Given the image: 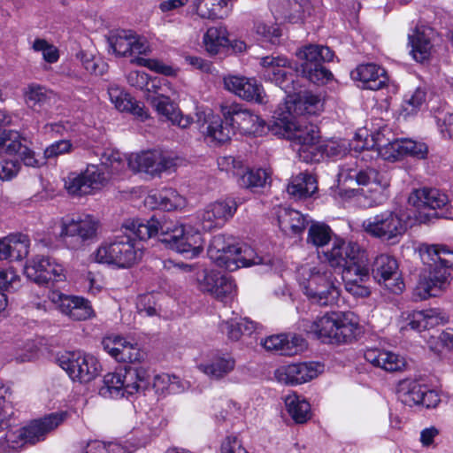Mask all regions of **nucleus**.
I'll return each mask as SVG.
<instances>
[{
    "label": "nucleus",
    "mask_w": 453,
    "mask_h": 453,
    "mask_svg": "<svg viewBox=\"0 0 453 453\" xmlns=\"http://www.w3.org/2000/svg\"><path fill=\"white\" fill-rule=\"evenodd\" d=\"M125 227L140 240H147L159 234L160 241L187 257L198 256L203 249V239L199 231L190 226L180 225L165 218L153 216L149 220L133 219L125 223Z\"/></svg>",
    "instance_id": "obj_1"
},
{
    "label": "nucleus",
    "mask_w": 453,
    "mask_h": 453,
    "mask_svg": "<svg viewBox=\"0 0 453 453\" xmlns=\"http://www.w3.org/2000/svg\"><path fill=\"white\" fill-rule=\"evenodd\" d=\"M288 115L270 122L268 129L273 134L290 140L302 161L319 162L322 159V153L319 147V127L304 118L295 119L291 113V106H288Z\"/></svg>",
    "instance_id": "obj_2"
},
{
    "label": "nucleus",
    "mask_w": 453,
    "mask_h": 453,
    "mask_svg": "<svg viewBox=\"0 0 453 453\" xmlns=\"http://www.w3.org/2000/svg\"><path fill=\"white\" fill-rule=\"evenodd\" d=\"M420 257L427 271L420 276L414 295L426 300L437 296L446 288L449 270L453 268V250L446 245H426L420 250Z\"/></svg>",
    "instance_id": "obj_3"
},
{
    "label": "nucleus",
    "mask_w": 453,
    "mask_h": 453,
    "mask_svg": "<svg viewBox=\"0 0 453 453\" xmlns=\"http://www.w3.org/2000/svg\"><path fill=\"white\" fill-rule=\"evenodd\" d=\"M298 280L305 296L316 304H334L340 296L337 280L326 265H303L298 269Z\"/></svg>",
    "instance_id": "obj_4"
},
{
    "label": "nucleus",
    "mask_w": 453,
    "mask_h": 453,
    "mask_svg": "<svg viewBox=\"0 0 453 453\" xmlns=\"http://www.w3.org/2000/svg\"><path fill=\"white\" fill-rule=\"evenodd\" d=\"M103 383L99 394L104 397L116 399L144 394L150 386L147 369L136 365H127L119 372L105 374Z\"/></svg>",
    "instance_id": "obj_5"
},
{
    "label": "nucleus",
    "mask_w": 453,
    "mask_h": 453,
    "mask_svg": "<svg viewBox=\"0 0 453 453\" xmlns=\"http://www.w3.org/2000/svg\"><path fill=\"white\" fill-rule=\"evenodd\" d=\"M308 334H313L323 343L341 344L350 342L357 329V324L347 315L326 313L304 325Z\"/></svg>",
    "instance_id": "obj_6"
},
{
    "label": "nucleus",
    "mask_w": 453,
    "mask_h": 453,
    "mask_svg": "<svg viewBox=\"0 0 453 453\" xmlns=\"http://www.w3.org/2000/svg\"><path fill=\"white\" fill-rule=\"evenodd\" d=\"M143 247L127 235L119 236L110 243L102 244L95 253L97 263L128 268L142 259Z\"/></svg>",
    "instance_id": "obj_7"
},
{
    "label": "nucleus",
    "mask_w": 453,
    "mask_h": 453,
    "mask_svg": "<svg viewBox=\"0 0 453 453\" xmlns=\"http://www.w3.org/2000/svg\"><path fill=\"white\" fill-rule=\"evenodd\" d=\"M302 61L297 73L314 84H325L333 77L332 73L323 65L324 62L333 60L334 52L326 46L309 44L296 52Z\"/></svg>",
    "instance_id": "obj_8"
},
{
    "label": "nucleus",
    "mask_w": 453,
    "mask_h": 453,
    "mask_svg": "<svg viewBox=\"0 0 453 453\" xmlns=\"http://www.w3.org/2000/svg\"><path fill=\"white\" fill-rule=\"evenodd\" d=\"M98 226V220L91 215L63 219L59 237L68 249L79 250L96 236Z\"/></svg>",
    "instance_id": "obj_9"
},
{
    "label": "nucleus",
    "mask_w": 453,
    "mask_h": 453,
    "mask_svg": "<svg viewBox=\"0 0 453 453\" xmlns=\"http://www.w3.org/2000/svg\"><path fill=\"white\" fill-rule=\"evenodd\" d=\"M24 273L30 280L47 287H54L66 280L64 266L55 258L44 255H36L27 261Z\"/></svg>",
    "instance_id": "obj_10"
},
{
    "label": "nucleus",
    "mask_w": 453,
    "mask_h": 453,
    "mask_svg": "<svg viewBox=\"0 0 453 453\" xmlns=\"http://www.w3.org/2000/svg\"><path fill=\"white\" fill-rule=\"evenodd\" d=\"M58 365L65 370L73 380L88 382L100 372L98 360L92 355L81 351H67L58 356Z\"/></svg>",
    "instance_id": "obj_11"
},
{
    "label": "nucleus",
    "mask_w": 453,
    "mask_h": 453,
    "mask_svg": "<svg viewBox=\"0 0 453 453\" xmlns=\"http://www.w3.org/2000/svg\"><path fill=\"white\" fill-rule=\"evenodd\" d=\"M220 112L226 122L244 134H260L265 129V121L241 104L224 102L220 104Z\"/></svg>",
    "instance_id": "obj_12"
},
{
    "label": "nucleus",
    "mask_w": 453,
    "mask_h": 453,
    "mask_svg": "<svg viewBox=\"0 0 453 453\" xmlns=\"http://www.w3.org/2000/svg\"><path fill=\"white\" fill-rule=\"evenodd\" d=\"M260 64L263 67V77L275 83L288 96L296 94L298 83L296 81V75L286 68L291 67L290 62L283 57L266 56L261 58Z\"/></svg>",
    "instance_id": "obj_13"
},
{
    "label": "nucleus",
    "mask_w": 453,
    "mask_h": 453,
    "mask_svg": "<svg viewBox=\"0 0 453 453\" xmlns=\"http://www.w3.org/2000/svg\"><path fill=\"white\" fill-rule=\"evenodd\" d=\"M398 400L411 407L422 405L427 409L435 408L441 402L435 390L429 389L414 379L401 380L398 382Z\"/></svg>",
    "instance_id": "obj_14"
},
{
    "label": "nucleus",
    "mask_w": 453,
    "mask_h": 453,
    "mask_svg": "<svg viewBox=\"0 0 453 453\" xmlns=\"http://www.w3.org/2000/svg\"><path fill=\"white\" fill-rule=\"evenodd\" d=\"M127 160V165L132 171L143 172L152 176L170 171L176 165L173 157L158 151L131 154Z\"/></svg>",
    "instance_id": "obj_15"
},
{
    "label": "nucleus",
    "mask_w": 453,
    "mask_h": 453,
    "mask_svg": "<svg viewBox=\"0 0 453 453\" xmlns=\"http://www.w3.org/2000/svg\"><path fill=\"white\" fill-rule=\"evenodd\" d=\"M196 282L202 292L210 293L221 301L232 296L235 292V284L232 278L213 270H199L196 273Z\"/></svg>",
    "instance_id": "obj_16"
},
{
    "label": "nucleus",
    "mask_w": 453,
    "mask_h": 453,
    "mask_svg": "<svg viewBox=\"0 0 453 453\" xmlns=\"http://www.w3.org/2000/svg\"><path fill=\"white\" fill-rule=\"evenodd\" d=\"M31 146L32 142L17 131H4L0 136V149L5 147L8 153L18 155L27 166L39 167L43 162L37 157Z\"/></svg>",
    "instance_id": "obj_17"
},
{
    "label": "nucleus",
    "mask_w": 453,
    "mask_h": 453,
    "mask_svg": "<svg viewBox=\"0 0 453 453\" xmlns=\"http://www.w3.org/2000/svg\"><path fill=\"white\" fill-rule=\"evenodd\" d=\"M48 298L63 314L73 320H85L93 316L94 311L89 302L82 297L51 290Z\"/></svg>",
    "instance_id": "obj_18"
},
{
    "label": "nucleus",
    "mask_w": 453,
    "mask_h": 453,
    "mask_svg": "<svg viewBox=\"0 0 453 453\" xmlns=\"http://www.w3.org/2000/svg\"><path fill=\"white\" fill-rule=\"evenodd\" d=\"M237 207V203L232 198L209 204L198 215L203 229L211 231L221 227L234 215Z\"/></svg>",
    "instance_id": "obj_19"
},
{
    "label": "nucleus",
    "mask_w": 453,
    "mask_h": 453,
    "mask_svg": "<svg viewBox=\"0 0 453 453\" xmlns=\"http://www.w3.org/2000/svg\"><path fill=\"white\" fill-rule=\"evenodd\" d=\"M109 47L121 57L133 54H147L149 45L145 38L140 37L131 30H119L107 37Z\"/></svg>",
    "instance_id": "obj_20"
},
{
    "label": "nucleus",
    "mask_w": 453,
    "mask_h": 453,
    "mask_svg": "<svg viewBox=\"0 0 453 453\" xmlns=\"http://www.w3.org/2000/svg\"><path fill=\"white\" fill-rule=\"evenodd\" d=\"M66 418V411H58L31 421L22 427L27 443L35 444L44 441L46 435L60 426Z\"/></svg>",
    "instance_id": "obj_21"
},
{
    "label": "nucleus",
    "mask_w": 453,
    "mask_h": 453,
    "mask_svg": "<svg viewBox=\"0 0 453 453\" xmlns=\"http://www.w3.org/2000/svg\"><path fill=\"white\" fill-rule=\"evenodd\" d=\"M362 228L372 237L389 241L396 236V214L392 211H383L364 220Z\"/></svg>",
    "instance_id": "obj_22"
},
{
    "label": "nucleus",
    "mask_w": 453,
    "mask_h": 453,
    "mask_svg": "<svg viewBox=\"0 0 453 453\" xmlns=\"http://www.w3.org/2000/svg\"><path fill=\"white\" fill-rule=\"evenodd\" d=\"M224 87L228 91L247 101L264 102V89L256 80L244 76L227 75L224 77Z\"/></svg>",
    "instance_id": "obj_23"
},
{
    "label": "nucleus",
    "mask_w": 453,
    "mask_h": 453,
    "mask_svg": "<svg viewBox=\"0 0 453 453\" xmlns=\"http://www.w3.org/2000/svg\"><path fill=\"white\" fill-rule=\"evenodd\" d=\"M395 142L396 134L391 129L383 127L379 133L372 136L370 142L366 139L359 149L365 152V150L376 148L377 154L384 160L395 162L396 160ZM365 159V155L363 153L361 161Z\"/></svg>",
    "instance_id": "obj_24"
},
{
    "label": "nucleus",
    "mask_w": 453,
    "mask_h": 453,
    "mask_svg": "<svg viewBox=\"0 0 453 453\" xmlns=\"http://www.w3.org/2000/svg\"><path fill=\"white\" fill-rule=\"evenodd\" d=\"M149 94L146 96L148 103L156 110L158 115L165 118L181 128H187L191 124V119L188 116H182L175 104L166 96L157 94L151 95L150 89L147 88Z\"/></svg>",
    "instance_id": "obj_25"
},
{
    "label": "nucleus",
    "mask_w": 453,
    "mask_h": 453,
    "mask_svg": "<svg viewBox=\"0 0 453 453\" xmlns=\"http://www.w3.org/2000/svg\"><path fill=\"white\" fill-rule=\"evenodd\" d=\"M236 250V245L228 242L225 235L217 234L211 240L208 255L218 266L234 272L237 270L236 264L232 260Z\"/></svg>",
    "instance_id": "obj_26"
},
{
    "label": "nucleus",
    "mask_w": 453,
    "mask_h": 453,
    "mask_svg": "<svg viewBox=\"0 0 453 453\" xmlns=\"http://www.w3.org/2000/svg\"><path fill=\"white\" fill-rule=\"evenodd\" d=\"M272 12L277 19H282L291 23H297L303 19L304 13L311 15V3L309 0H271Z\"/></svg>",
    "instance_id": "obj_27"
},
{
    "label": "nucleus",
    "mask_w": 453,
    "mask_h": 453,
    "mask_svg": "<svg viewBox=\"0 0 453 453\" xmlns=\"http://www.w3.org/2000/svg\"><path fill=\"white\" fill-rule=\"evenodd\" d=\"M441 321V314L437 309L413 311L402 313L398 319V326L401 331L408 328L421 331L429 326H434Z\"/></svg>",
    "instance_id": "obj_28"
},
{
    "label": "nucleus",
    "mask_w": 453,
    "mask_h": 453,
    "mask_svg": "<svg viewBox=\"0 0 453 453\" xmlns=\"http://www.w3.org/2000/svg\"><path fill=\"white\" fill-rule=\"evenodd\" d=\"M196 116L198 122L203 121V127L206 125L203 133L218 143L228 142L235 134L234 127L219 116L206 114L205 112H197Z\"/></svg>",
    "instance_id": "obj_29"
},
{
    "label": "nucleus",
    "mask_w": 453,
    "mask_h": 453,
    "mask_svg": "<svg viewBox=\"0 0 453 453\" xmlns=\"http://www.w3.org/2000/svg\"><path fill=\"white\" fill-rule=\"evenodd\" d=\"M363 248L355 242H345L343 239L334 237L331 249L325 251L324 257L330 266L342 268L349 260L357 255Z\"/></svg>",
    "instance_id": "obj_30"
},
{
    "label": "nucleus",
    "mask_w": 453,
    "mask_h": 453,
    "mask_svg": "<svg viewBox=\"0 0 453 453\" xmlns=\"http://www.w3.org/2000/svg\"><path fill=\"white\" fill-rule=\"evenodd\" d=\"M350 75L354 81L360 82L358 86L363 89L378 90L388 81L385 70L375 64L359 65Z\"/></svg>",
    "instance_id": "obj_31"
},
{
    "label": "nucleus",
    "mask_w": 453,
    "mask_h": 453,
    "mask_svg": "<svg viewBox=\"0 0 453 453\" xmlns=\"http://www.w3.org/2000/svg\"><path fill=\"white\" fill-rule=\"evenodd\" d=\"M317 376L318 371L315 365L307 363L284 365L276 371L278 380L288 385L302 384Z\"/></svg>",
    "instance_id": "obj_32"
},
{
    "label": "nucleus",
    "mask_w": 453,
    "mask_h": 453,
    "mask_svg": "<svg viewBox=\"0 0 453 453\" xmlns=\"http://www.w3.org/2000/svg\"><path fill=\"white\" fill-rule=\"evenodd\" d=\"M448 202L447 195L436 188L414 189L408 197V203L418 209L436 210L445 206Z\"/></svg>",
    "instance_id": "obj_33"
},
{
    "label": "nucleus",
    "mask_w": 453,
    "mask_h": 453,
    "mask_svg": "<svg viewBox=\"0 0 453 453\" xmlns=\"http://www.w3.org/2000/svg\"><path fill=\"white\" fill-rule=\"evenodd\" d=\"M263 346L267 350L278 351L282 356H294L304 349L305 342L299 335L279 334L267 337Z\"/></svg>",
    "instance_id": "obj_34"
},
{
    "label": "nucleus",
    "mask_w": 453,
    "mask_h": 453,
    "mask_svg": "<svg viewBox=\"0 0 453 453\" xmlns=\"http://www.w3.org/2000/svg\"><path fill=\"white\" fill-rule=\"evenodd\" d=\"M145 204L152 209L173 211L183 207L185 200L176 190L169 188L150 194Z\"/></svg>",
    "instance_id": "obj_35"
},
{
    "label": "nucleus",
    "mask_w": 453,
    "mask_h": 453,
    "mask_svg": "<svg viewBox=\"0 0 453 453\" xmlns=\"http://www.w3.org/2000/svg\"><path fill=\"white\" fill-rule=\"evenodd\" d=\"M234 0H194L196 13L203 19H224L231 12Z\"/></svg>",
    "instance_id": "obj_36"
},
{
    "label": "nucleus",
    "mask_w": 453,
    "mask_h": 453,
    "mask_svg": "<svg viewBox=\"0 0 453 453\" xmlns=\"http://www.w3.org/2000/svg\"><path fill=\"white\" fill-rule=\"evenodd\" d=\"M317 189V180L308 172L300 173L293 177L287 188L288 194L297 199L310 197Z\"/></svg>",
    "instance_id": "obj_37"
},
{
    "label": "nucleus",
    "mask_w": 453,
    "mask_h": 453,
    "mask_svg": "<svg viewBox=\"0 0 453 453\" xmlns=\"http://www.w3.org/2000/svg\"><path fill=\"white\" fill-rule=\"evenodd\" d=\"M409 45L411 46V54L417 62L427 60L431 55L432 43L425 29L416 27L411 34L408 35Z\"/></svg>",
    "instance_id": "obj_38"
},
{
    "label": "nucleus",
    "mask_w": 453,
    "mask_h": 453,
    "mask_svg": "<svg viewBox=\"0 0 453 453\" xmlns=\"http://www.w3.org/2000/svg\"><path fill=\"white\" fill-rule=\"evenodd\" d=\"M278 223L284 232L291 231L294 234H300L308 225V219L296 210L280 208L278 211Z\"/></svg>",
    "instance_id": "obj_39"
},
{
    "label": "nucleus",
    "mask_w": 453,
    "mask_h": 453,
    "mask_svg": "<svg viewBox=\"0 0 453 453\" xmlns=\"http://www.w3.org/2000/svg\"><path fill=\"white\" fill-rule=\"evenodd\" d=\"M396 270V259L393 257L381 254L378 256L372 265V274L375 280L380 284H384L385 287L391 290L390 285L388 281L391 280Z\"/></svg>",
    "instance_id": "obj_40"
},
{
    "label": "nucleus",
    "mask_w": 453,
    "mask_h": 453,
    "mask_svg": "<svg viewBox=\"0 0 453 453\" xmlns=\"http://www.w3.org/2000/svg\"><path fill=\"white\" fill-rule=\"evenodd\" d=\"M370 278V260L367 251L363 249L342 267V278Z\"/></svg>",
    "instance_id": "obj_41"
},
{
    "label": "nucleus",
    "mask_w": 453,
    "mask_h": 453,
    "mask_svg": "<svg viewBox=\"0 0 453 453\" xmlns=\"http://www.w3.org/2000/svg\"><path fill=\"white\" fill-rule=\"evenodd\" d=\"M54 99V93L40 85L31 84L25 91L26 104L36 111H40L45 106L50 105Z\"/></svg>",
    "instance_id": "obj_42"
},
{
    "label": "nucleus",
    "mask_w": 453,
    "mask_h": 453,
    "mask_svg": "<svg viewBox=\"0 0 453 453\" xmlns=\"http://www.w3.org/2000/svg\"><path fill=\"white\" fill-rule=\"evenodd\" d=\"M235 367V360L230 356L218 357L208 364H201L198 368L209 377L216 380L222 379Z\"/></svg>",
    "instance_id": "obj_43"
},
{
    "label": "nucleus",
    "mask_w": 453,
    "mask_h": 453,
    "mask_svg": "<svg viewBox=\"0 0 453 453\" xmlns=\"http://www.w3.org/2000/svg\"><path fill=\"white\" fill-rule=\"evenodd\" d=\"M349 178H355L358 185L369 186L372 188H384L389 187V181L379 172L370 166L364 168L360 165V169L354 170L350 169L349 173Z\"/></svg>",
    "instance_id": "obj_44"
},
{
    "label": "nucleus",
    "mask_w": 453,
    "mask_h": 453,
    "mask_svg": "<svg viewBox=\"0 0 453 453\" xmlns=\"http://www.w3.org/2000/svg\"><path fill=\"white\" fill-rule=\"evenodd\" d=\"M205 50L211 55H216L229 45L228 33L225 27H211L203 35Z\"/></svg>",
    "instance_id": "obj_45"
},
{
    "label": "nucleus",
    "mask_w": 453,
    "mask_h": 453,
    "mask_svg": "<svg viewBox=\"0 0 453 453\" xmlns=\"http://www.w3.org/2000/svg\"><path fill=\"white\" fill-rule=\"evenodd\" d=\"M100 157V166L111 177L119 174L126 165V160L119 150L112 148L101 150L97 153Z\"/></svg>",
    "instance_id": "obj_46"
},
{
    "label": "nucleus",
    "mask_w": 453,
    "mask_h": 453,
    "mask_svg": "<svg viewBox=\"0 0 453 453\" xmlns=\"http://www.w3.org/2000/svg\"><path fill=\"white\" fill-rule=\"evenodd\" d=\"M285 404L296 423L303 424L310 419L311 405L305 399L296 395H289L285 398Z\"/></svg>",
    "instance_id": "obj_47"
},
{
    "label": "nucleus",
    "mask_w": 453,
    "mask_h": 453,
    "mask_svg": "<svg viewBox=\"0 0 453 453\" xmlns=\"http://www.w3.org/2000/svg\"><path fill=\"white\" fill-rule=\"evenodd\" d=\"M364 357L374 366L380 367L387 372L396 371V355L393 352L379 349H367Z\"/></svg>",
    "instance_id": "obj_48"
},
{
    "label": "nucleus",
    "mask_w": 453,
    "mask_h": 453,
    "mask_svg": "<svg viewBox=\"0 0 453 453\" xmlns=\"http://www.w3.org/2000/svg\"><path fill=\"white\" fill-rule=\"evenodd\" d=\"M384 188H370L368 189H352L356 203L361 208H372L380 204L385 197Z\"/></svg>",
    "instance_id": "obj_49"
},
{
    "label": "nucleus",
    "mask_w": 453,
    "mask_h": 453,
    "mask_svg": "<svg viewBox=\"0 0 453 453\" xmlns=\"http://www.w3.org/2000/svg\"><path fill=\"white\" fill-rule=\"evenodd\" d=\"M334 232L325 223H312L308 229L307 243L317 248L324 247L328 244L333 238Z\"/></svg>",
    "instance_id": "obj_50"
},
{
    "label": "nucleus",
    "mask_w": 453,
    "mask_h": 453,
    "mask_svg": "<svg viewBox=\"0 0 453 453\" xmlns=\"http://www.w3.org/2000/svg\"><path fill=\"white\" fill-rule=\"evenodd\" d=\"M82 174L90 194L99 190L108 183L111 176L98 165H88Z\"/></svg>",
    "instance_id": "obj_51"
},
{
    "label": "nucleus",
    "mask_w": 453,
    "mask_h": 453,
    "mask_svg": "<svg viewBox=\"0 0 453 453\" xmlns=\"http://www.w3.org/2000/svg\"><path fill=\"white\" fill-rule=\"evenodd\" d=\"M428 154V147L425 142L410 138H398V157L409 156L417 159H425Z\"/></svg>",
    "instance_id": "obj_52"
},
{
    "label": "nucleus",
    "mask_w": 453,
    "mask_h": 453,
    "mask_svg": "<svg viewBox=\"0 0 453 453\" xmlns=\"http://www.w3.org/2000/svg\"><path fill=\"white\" fill-rule=\"evenodd\" d=\"M253 31L257 36V40L265 42L276 44L281 36L280 27L276 23L257 20L254 24Z\"/></svg>",
    "instance_id": "obj_53"
},
{
    "label": "nucleus",
    "mask_w": 453,
    "mask_h": 453,
    "mask_svg": "<svg viewBox=\"0 0 453 453\" xmlns=\"http://www.w3.org/2000/svg\"><path fill=\"white\" fill-rule=\"evenodd\" d=\"M294 104L295 114H314L319 110L320 105L319 96L313 95L310 92H305L303 95H298L292 101Z\"/></svg>",
    "instance_id": "obj_54"
},
{
    "label": "nucleus",
    "mask_w": 453,
    "mask_h": 453,
    "mask_svg": "<svg viewBox=\"0 0 453 453\" xmlns=\"http://www.w3.org/2000/svg\"><path fill=\"white\" fill-rule=\"evenodd\" d=\"M236 252L233 256V262L236 264L237 269L244 266L266 264L265 259L258 256L256 251L250 246L243 244L236 245Z\"/></svg>",
    "instance_id": "obj_55"
},
{
    "label": "nucleus",
    "mask_w": 453,
    "mask_h": 453,
    "mask_svg": "<svg viewBox=\"0 0 453 453\" xmlns=\"http://www.w3.org/2000/svg\"><path fill=\"white\" fill-rule=\"evenodd\" d=\"M6 429L5 434L0 438V453H9L27 444L22 427L17 430L10 427Z\"/></svg>",
    "instance_id": "obj_56"
},
{
    "label": "nucleus",
    "mask_w": 453,
    "mask_h": 453,
    "mask_svg": "<svg viewBox=\"0 0 453 453\" xmlns=\"http://www.w3.org/2000/svg\"><path fill=\"white\" fill-rule=\"evenodd\" d=\"M30 242L26 234H19L8 237V249L10 257L13 260L26 257L29 252Z\"/></svg>",
    "instance_id": "obj_57"
},
{
    "label": "nucleus",
    "mask_w": 453,
    "mask_h": 453,
    "mask_svg": "<svg viewBox=\"0 0 453 453\" xmlns=\"http://www.w3.org/2000/svg\"><path fill=\"white\" fill-rule=\"evenodd\" d=\"M426 100V91L418 88L410 96H406L399 114L404 119L416 115Z\"/></svg>",
    "instance_id": "obj_58"
},
{
    "label": "nucleus",
    "mask_w": 453,
    "mask_h": 453,
    "mask_svg": "<svg viewBox=\"0 0 453 453\" xmlns=\"http://www.w3.org/2000/svg\"><path fill=\"white\" fill-rule=\"evenodd\" d=\"M64 181L65 188L70 195L84 196L90 194V189L86 184L82 173H71L64 179Z\"/></svg>",
    "instance_id": "obj_59"
},
{
    "label": "nucleus",
    "mask_w": 453,
    "mask_h": 453,
    "mask_svg": "<svg viewBox=\"0 0 453 453\" xmlns=\"http://www.w3.org/2000/svg\"><path fill=\"white\" fill-rule=\"evenodd\" d=\"M269 176L265 170L250 169L247 171L241 179V185L247 188H262L266 183Z\"/></svg>",
    "instance_id": "obj_60"
},
{
    "label": "nucleus",
    "mask_w": 453,
    "mask_h": 453,
    "mask_svg": "<svg viewBox=\"0 0 453 453\" xmlns=\"http://www.w3.org/2000/svg\"><path fill=\"white\" fill-rule=\"evenodd\" d=\"M10 388L0 385V432L11 426V417L13 414L11 402L6 399Z\"/></svg>",
    "instance_id": "obj_61"
},
{
    "label": "nucleus",
    "mask_w": 453,
    "mask_h": 453,
    "mask_svg": "<svg viewBox=\"0 0 453 453\" xmlns=\"http://www.w3.org/2000/svg\"><path fill=\"white\" fill-rule=\"evenodd\" d=\"M368 280V278L361 277H354L349 280L342 279L345 290L357 298H364L370 296L371 291L369 288L365 285Z\"/></svg>",
    "instance_id": "obj_62"
},
{
    "label": "nucleus",
    "mask_w": 453,
    "mask_h": 453,
    "mask_svg": "<svg viewBox=\"0 0 453 453\" xmlns=\"http://www.w3.org/2000/svg\"><path fill=\"white\" fill-rule=\"evenodd\" d=\"M108 94L111 103L115 105L116 109L120 111H127L132 107L133 97L124 92L119 87H111Z\"/></svg>",
    "instance_id": "obj_63"
},
{
    "label": "nucleus",
    "mask_w": 453,
    "mask_h": 453,
    "mask_svg": "<svg viewBox=\"0 0 453 453\" xmlns=\"http://www.w3.org/2000/svg\"><path fill=\"white\" fill-rule=\"evenodd\" d=\"M35 51L42 53L43 59L48 63H56L59 58L58 50L44 39H35L33 43Z\"/></svg>",
    "instance_id": "obj_64"
}]
</instances>
